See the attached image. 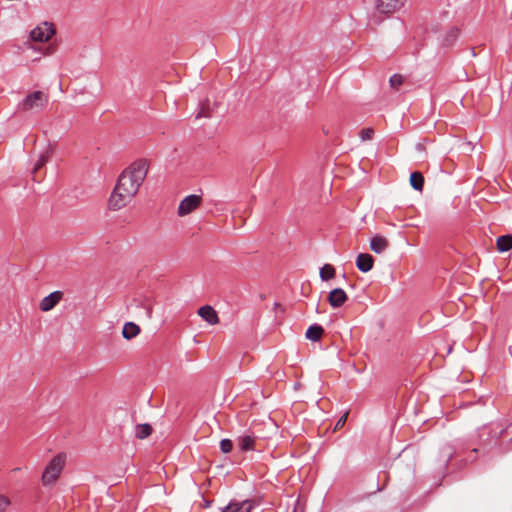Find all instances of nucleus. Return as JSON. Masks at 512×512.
Instances as JSON below:
<instances>
[{
  "instance_id": "obj_1",
  "label": "nucleus",
  "mask_w": 512,
  "mask_h": 512,
  "mask_svg": "<svg viewBox=\"0 0 512 512\" xmlns=\"http://www.w3.org/2000/svg\"><path fill=\"white\" fill-rule=\"evenodd\" d=\"M148 173V162L140 159L133 162L118 176L110 195L109 209L118 211L126 207L137 195Z\"/></svg>"
},
{
  "instance_id": "obj_2",
  "label": "nucleus",
  "mask_w": 512,
  "mask_h": 512,
  "mask_svg": "<svg viewBox=\"0 0 512 512\" xmlns=\"http://www.w3.org/2000/svg\"><path fill=\"white\" fill-rule=\"evenodd\" d=\"M511 428L512 424L505 427L500 422H492L483 426L478 431L480 445L484 447L496 445L502 437L510 434Z\"/></svg>"
},
{
  "instance_id": "obj_3",
  "label": "nucleus",
  "mask_w": 512,
  "mask_h": 512,
  "mask_svg": "<svg viewBox=\"0 0 512 512\" xmlns=\"http://www.w3.org/2000/svg\"><path fill=\"white\" fill-rule=\"evenodd\" d=\"M49 102L48 94L43 91H34L18 104L17 109L22 112L39 111L44 109Z\"/></svg>"
},
{
  "instance_id": "obj_4",
  "label": "nucleus",
  "mask_w": 512,
  "mask_h": 512,
  "mask_svg": "<svg viewBox=\"0 0 512 512\" xmlns=\"http://www.w3.org/2000/svg\"><path fill=\"white\" fill-rule=\"evenodd\" d=\"M64 466V458L61 455H56L45 467L42 473L43 485H51L56 482Z\"/></svg>"
},
{
  "instance_id": "obj_5",
  "label": "nucleus",
  "mask_w": 512,
  "mask_h": 512,
  "mask_svg": "<svg viewBox=\"0 0 512 512\" xmlns=\"http://www.w3.org/2000/svg\"><path fill=\"white\" fill-rule=\"evenodd\" d=\"M258 505H259V501L255 500V499H245L242 501L232 499L222 509V512H251Z\"/></svg>"
},
{
  "instance_id": "obj_6",
  "label": "nucleus",
  "mask_w": 512,
  "mask_h": 512,
  "mask_svg": "<svg viewBox=\"0 0 512 512\" xmlns=\"http://www.w3.org/2000/svg\"><path fill=\"white\" fill-rule=\"evenodd\" d=\"M55 32L56 30L52 23L44 22L30 32V38L35 42H46Z\"/></svg>"
},
{
  "instance_id": "obj_7",
  "label": "nucleus",
  "mask_w": 512,
  "mask_h": 512,
  "mask_svg": "<svg viewBox=\"0 0 512 512\" xmlns=\"http://www.w3.org/2000/svg\"><path fill=\"white\" fill-rule=\"evenodd\" d=\"M202 202V198L199 195L191 194L181 200L178 206V215L186 216L196 210Z\"/></svg>"
},
{
  "instance_id": "obj_8",
  "label": "nucleus",
  "mask_w": 512,
  "mask_h": 512,
  "mask_svg": "<svg viewBox=\"0 0 512 512\" xmlns=\"http://www.w3.org/2000/svg\"><path fill=\"white\" fill-rule=\"evenodd\" d=\"M406 0H377L376 10L380 14H392L404 6Z\"/></svg>"
},
{
  "instance_id": "obj_9",
  "label": "nucleus",
  "mask_w": 512,
  "mask_h": 512,
  "mask_svg": "<svg viewBox=\"0 0 512 512\" xmlns=\"http://www.w3.org/2000/svg\"><path fill=\"white\" fill-rule=\"evenodd\" d=\"M62 298V291H54L40 301L39 308L43 312H48L52 310L55 306H57L58 303L62 300Z\"/></svg>"
},
{
  "instance_id": "obj_10",
  "label": "nucleus",
  "mask_w": 512,
  "mask_h": 512,
  "mask_svg": "<svg viewBox=\"0 0 512 512\" xmlns=\"http://www.w3.org/2000/svg\"><path fill=\"white\" fill-rule=\"evenodd\" d=\"M347 299L346 292L341 288L332 289L328 294V302L333 308L343 306Z\"/></svg>"
},
{
  "instance_id": "obj_11",
  "label": "nucleus",
  "mask_w": 512,
  "mask_h": 512,
  "mask_svg": "<svg viewBox=\"0 0 512 512\" xmlns=\"http://www.w3.org/2000/svg\"><path fill=\"white\" fill-rule=\"evenodd\" d=\"M198 315L210 325H215L219 322L216 310L210 305L200 307L198 309Z\"/></svg>"
},
{
  "instance_id": "obj_12",
  "label": "nucleus",
  "mask_w": 512,
  "mask_h": 512,
  "mask_svg": "<svg viewBox=\"0 0 512 512\" xmlns=\"http://www.w3.org/2000/svg\"><path fill=\"white\" fill-rule=\"evenodd\" d=\"M374 265V258L368 253H360L356 258V267L363 273L369 272Z\"/></svg>"
},
{
  "instance_id": "obj_13",
  "label": "nucleus",
  "mask_w": 512,
  "mask_h": 512,
  "mask_svg": "<svg viewBox=\"0 0 512 512\" xmlns=\"http://www.w3.org/2000/svg\"><path fill=\"white\" fill-rule=\"evenodd\" d=\"M256 437L254 435H241L237 438V445L240 451H253L255 445Z\"/></svg>"
},
{
  "instance_id": "obj_14",
  "label": "nucleus",
  "mask_w": 512,
  "mask_h": 512,
  "mask_svg": "<svg viewBox=\"0 0 512 512\" xmlns=\"http://www.w3.org/2000/svg\"><path fill=\"white\" fill-rule=\"evenodd\" d=\"M388 247L389 241L385 237L381 235H375L374 237L371 238L370 249L373 252L380 254L384 252Z\"/></svg>"
},
{
  "instance_id": "obj_15",
  "label": "nucleus",
  "mask_w": 512,
  "mask_h": 512,
  "mask_svg": "<svg viewBox=\"0 0 512 512\" xmlns=\"http://www.w3.org/2000/svg\"><path fill=\"white\" fill-rule=\"evenodd\" d=\"M140 333V327L134 322H127L122 329V335L125 339H132Z\"/></svg>"
},
{
  "instance_id": "obj_16",
  "label": "nucleus",
  "mask_w": 512,
  "mask_h": 512,
  "mask_svg": "<svg viewBox=\"0 0 512 512\" xmlns=\"http://www.w3.org/2000/svg\"><path fill=\"white\" fill-rule=\"evenodd\" d=\"M52 154V149L47 148L38 158L37 162L34 165L32 170V174L34 175V179H36V173L48 162Z\"/></svg>"
},
{
  "instance_id": "obj_17",
  "label": "nucleus",
  "mask_w": 512,
  "mask_h": 512,
  "mask_svg": "<svg viewBox=\"0 0 512 512\" xmlns=\"http://www.w3.org/2000/svg\"><path fill=\"white\" fill-rule=\"evenodd\" d=\"M323 333H324V329L321 325L313 324V325L309 326L305 335H306V338L311 341H318L321 339Z\"/></svg>"
},
{
  "instance_id": "obj_18",
  "label": "nucleus",
  "mask_w": 512,
  "mask_h": 512,
  "mask_svg": "<svg viewBox=\"0 0 512 512\" xmlns=\"http://www.w3.org/2000/svg\"><path fill=\"white\" fill-rule=\"evenodd\" d=\"M410 185L414 190L421 192L424 188L423 175L418 171L412 172L410 175Z\"/></svg>"
},
{
  "instance_id": "obj_19",
  "label": "nucleus",
  "mask_w": 512,
  "mask_h": 512,
  "mask_svg": "<svg viewBox=\"0 0 512 512\" xmlns=\"http://www.w3.org/2000/svg\"><path fill=\"white\" fill-rule=\"evenodd\" d=\"M152 426L148 423L137 424L135 426V437L138 439H145L152 433Z\"/></svg>"
},
{
  "instance_id": "obj_20",
  "label": "nucleus",
  "mask_w": 512,
  "mask_h": 512,
  "mask_svg": "<svg viewBox=\"0 0 512 512\" xmlns=\"http://www.w3.org/2000/svg\"><path fill=\"white\" fill-rule=\"evenodd\" d=\"M497 249L499 252H506L509 251L512 248V236L502 235L497 238Z\"/></svg>"
},
{
  "instance_id": "obj_21",
  "label": "nucleus",
  "mask_w": 512,
  "mask_h": 512,
  "mask_svg": "<svg viewBox=\"0 0 512 512\" xmlns=\"http://www.w3.org/2000/svg\"><path fill=\"white\" fill-rule=\"evenodd\" d=\"M458 34H459V30L457 28H455V27L451 28L445 34V36L443 38V41H442V44L444 46L452 45L456 41V39L458 38Z\"/></svg>"
},
{
  "instance_id": "obj_22",
  "label": "nucleus",
  "mask_w": 512,
  "mask_h": 512,
  "mask_svg": "<svg viewBox=\"0 0 512 512\" xmlns=\"http://www.w3.org/2000/svg\"><path fill=\"white\" fill-rule=\"evenodd\" d=\"M335 277V268L331 264H325L320 269V278L323 281H328Z\"/></svg>"
},
{
  "instance_id": "obj_23",
  "label": "nucleus",
  "mask_w": 512,
  "mask_h": 512,
  "mask_svg": "<svg viewBox=\"0 0 512 512\" xmlns=\"http://www.w3.org/2000/svg\"><path fill=\"white\" fill-rule=\"evenodd\" d=\"M233 443L230 439L225 438L220 441V450L222 453H229L232 451Z\"/></svg>"
},
{
  "instance_id": "obj_24",
  "label": "nucleus",
  "mask_w": 512,
  "mask_h": 512,
  "mask_svg": "<svg viewBox=\"0 0 512 512\" xmlns=\"http://www.w3.org/2000/svg\"><path fill=\"white\" fill-rule=\"evenodd\" d=\"M374 135V130L372 128H364L360 132V138L362 141L371 140Z\"/></svg>"
},
{
  "instance_id": "obj_25",
  "label": "nucleus",
  "mask_w": 512,
  "mask_h": 512,
  "mask_svg": "<svg viewBox=\"0 0 512 512\" xmlns=\"http://www.w3.org/2000/svg\"><path fill=\"white\" fill-rule=\"evenodd\" d=\"M390 85L393 88H398L403 83V77L399 74H394L390 77Z\"/></svg>"
},
{
  "instance_id": "obj_26",
  "label": "nucleus",
  "mask_w": 512,
  "mask_h": 512,
  "mask_svg": "<svg viewBox=\"0 0 512 512\" xmlns=\"http://www.w3.org/2000/svg\"><path fill=\"white\" fill-rule=\"evenodd\" d=\"M10 504V499L5 495L0 494V512H5Z\"/></svg>"
},
{
  "instance_id": "obj_27",
  "label": "nucleus",
  "mask_w": 512,
  "mask_h": 512,
  "mask_svg": "<svg viewBox=\"0 0 512 512\" xmlns=\"http://www.w3.org/2000/svg\"><path fill=\"white\" fill-rule=\"evenodd\" d=\"M348 413H344L336 422L335 430L342 428L347 421Z\"/></svg>"
},
{
  "instance_id": "obj_28",
  "label": "nucleus",
  "mask_w": 512,
  "mask_h": 512,
  "mask_svg": "<svg viewBox=\"0 0 512 512\" xmlns=\"http://www.w3.org/2000/svg\"><path fill=\"white\" fill-rule=\"evenodd\" d=\"M452 349H453V345L448 344V345H447V352H448V353H451V352H452Z\"/></svg>"
},
{
  "instance_id": "obj_29",
  "label": "nucleus",
  "mask_w": 512,
  "mask_h": 512,
  "mask_svg": "<svg viewBox=\"0 0 512 512\" xmlns=\"http://www.w3.org/2000/svg\"><path fill=\"white\" fill-rule=\"evenodd\" d=\"M201 116H202V114H201V113H198V114H197V116H196V118H200Z\"/></svg>"
}]
</instances>
